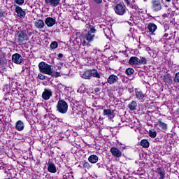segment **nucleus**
Instances as JSON below:
<instances>
[{
    "label": "nucleus",
    "mask_w": 179,
    "mask_h": 179,
    "mask_svg": "<svg viewBox=\"0 0 179 179\" xmlns=\"http://www.w3.org/2000/svg\"><path fill=\"white\" fill-rule=\"evenodd\" d=\"M128 63L133 66H139L141 65H146L148 64V59L146 57L142 56L140 58L136 56H132L129 58Z\"/></svg>",
    "instance_id": "1"
},
{
    "label": "nucleus",
    "mask_w": 179,
    "mask_h": 179,
    "mask_svg": "<svg viewBox=\"0 0 179 179\" xmlns=\"http://www.w3.org/2000/svg\"><path fill=\"white\" fill-rule=\"evenodd\" d=\"M39 72L43 75H51L52 71V65L47 64L45 62H41L38 64Z\"/></svg>",
    "instance_id": "2"
},
{
    "label": "nucleus",
    "mask_w": 179,
    "mask_h": 179,
    "mask_svg": "<svg viewBox=\"0 0 179 179\" xmlns=\"http://www.w3.org/2000/svg\"><path fill=\"white\" fill-rule=\"evenodd\" d=\"M57 111L60 114H66L68 113V103L64 100L59 99L57 105Z\"/></svg>",
    "instance_id": "3"
},
{
    "label": "nucleus",
    "mask_w": 179,
    "mask_h": 179,
    "mask_svg": "<svg viewBox=\"0 0 179 179\" xmlns=\"http://www.w3.org/2000/svg\"><path fill=\"white\" fill-rule=\"evenodd\" d=\"M96 31H97V30L94 27H90V30L84 35L83 38H85L87 43H92L94 40Z\"/></svg>",
    "instance_id": "4"
},
{
    "label": "nucleus",
    "mask_w": 179,
    "mask_h": 179,
    "mask_svg": "<svg viewBox=\"0 0 179 179\" xmlns=\"http://www.w3.org/2000/svg\"><path fill=\"white\" fill-rule=\"evenodd\" d=\"M151 9L152 12H160L163 9V0H152Z\"/></svg>",
    "instance_id": "5"
},
{
    "label": "nucleus",
    "mask_w": 179,
    "mask_h": 179,
    "mask_svg": "<svg viewBox=\"0 0 179 179\" xmlns=\"http://www.w3.org/2000/svg\"><path fill=\"white\" fill-rule=\"evenodd\" d=\"M115 13L119 16H124L127 13V6L124 3H117L114 8Z\"/></svg>",
    "instance_id": "6"
},
{
    "label": "nucleus",
    "mask_w": 179,
    "mask_h": 179,
    "mask_svg": "<svg viewBox=\"0 0 179 179\" xmlns=\"http://www.w3.org/2000/svg\"><path fill=\"white\" fill-rule=\"evenodd\" d=\"M15 37H17V41L20 43V44H22V43H24V41H27L29 40L27 34H26V31L23 30L17 31Z\"/></svg>",
    "instance_id": "7"
},
{
    "label": "nucleus",
    "mask_w": 179,
    "mask_h": 179,
    "mask_svg": "<svg viewBox=\"0 0 179 179\" xmlns=\"http://www.w3.org/2000/svg\"><path fill=\"white\" fill-rule=\"evenodd\" d=\"M15 8V13H17V15L20 19H24L26 17V11L22 8V7L17 6V5H14Z\"/></svg>",
    "instance_id": "8"
},
{
    "label": "nucleus",
    "mask_w": 179,
    "mask_h": 179,
    "mask_svg": "<svg viewBox=\"0 0 179 179\" xmlns=\"http://www.w3.org/2000/svg\"><path fill=\"white\" fill-rule=\"evenodd\" d=\"M12 61L17 65H20L23 62V57L19 53H15L12 55Z\"/></svg>",
    "instance_id": "9"
},
{
    "label": "nucleus",
    "mask_w": 179,
    "mask_h": 179,
    "mask_svg": "<svg viewBox=\"0 0 179 179\" xmlns=\"http://www.w3.org/2000/svg\"><path fill=\"white\" fill-rule=\"evenodd\" d=\"M59 2H61V0H45V5L52 8H57L59 5Z\"/></svg>",
    "instance_id": "10"
},
{
    "label": "nucleus",
    "mask_w": 179,
    "mask_h": 179,
    "mask_svg": "<svg viewBox=\"0 0 179 179\" xmlns=\"http://www.w3.org/2000/svg\"><path fill=\"white\" fill-rule=\"evenodd\" d=\"M110 152L114 157H121L122 156V152L117 148L112 147Z\"/></svg>",
    "instance_id": "11"
},
{
    "label": "nucleus",
    "mask_w": 179,
    "mask_h": 179,
    "mask_svg": "<svg viewBox=\"0 0 179 179\" xmlns=\"http://www.w3.org/2000/svg\"><path fill=\"white\" fill-rule=\"evenodd\" d=\"M117 82H118V76L115 74H110L107 79V83L109 85H114Z\"/></svg>",
    "instance_id": "12"
},
{
    "label": "nucleus",
    "mask_w": 179,
    "mask_h": 179,
    "mask_svg": "<svg viewBox=\"0 0 179 179\" xmlns=\"http://www.w3.org/2000/svg\"><path fill=\"white\" fill-rule=\"evenodd\" d=\"M157 127H159L162 132H166V131H167V124L163 122L162 119L157 120Z\"/></svg>",
    "instance_id": "13"
},
{
    "label": "nucleus",
    "mask_w": 179,
    "mask_h": 179,
    "mask_svg": "<svg viewBox=\"0 0 179 179\" xmlns=\"http://www.w3.org/2000/svg\"><path fill=\"white\" fill-rule=\"evenodd\" d=\"M55 23H57V20H55V19L51 17H48L45 18V24L46 26H48V27H52V26H55Z\"/></svg>",
    "instance_id": "14"
},
{
    "label": "nucleus",
    "mask_w": 179,
    "mask_h": 179,
    "mask_svg": "<svg viewBox=\"0 0 179 179\" xmlns=\"http://www.w3.org/2000/svg\"><path fill=\"white\" fill-rule=\"evenodd\" d=\"M135 94L137 100H139L140 101H143L145 99V94H143V92L141 90L139 91L138 88H136Z\"/></svg>",
    "instance_id": "15"
},
{
    "label": "nucleus",
    "mask_w": 179,
    "mask_h": 179,
    "mask_svg": "<svg viewBox=\"0 0 179 179\" xmlns=\"http://www.w3.org/2000/svg\"><path fill=\"white\" fill-rule=\"evenodd\" d=\"M48 171L49 173H57V166H55V164H54L52 162H49L48 164Z\"/></svg>",
    "instance_id": "16"
},
{
    "label": "nucleus",
    "mask_w": 179,
    "mask_h": 179,
    "mask_svg": "<svg viewBox=\"0 0 179 179\" xmlns=\"http://www.w3.org/2000/svg\"><path fill=\"white\" fill-rule=\"evenodd\" d=\"M34 26L36 29H44V26H45V24L44 23V21L41 19L36 20V21L34 22Z\"/></svg>",
    "instance_id": "17"
},
{
    "label": "nucleus",
    "mask_w": 179,
    "mask_h": 179,
    "mask_svg": "<svg viewBox=\"0 0 179 179\" xmlns=\"http://www.w3.org/2000/svg\"><path fill=\"white\" fill-rule=\"evenodd\" d=\"M51 96H52V92L47 89H45L42 94V99H43V100H50V97H51Z\"/></svg>",
    "instance_id": "18"
},
{
    "label": "nucleus",
    "mask_w": 179,
    "mask_h": 179,
    "mask_svg": "<svg viewBox=\"0 0 179 179\" xmlns=\"http://www.w3.org/2000/svg\"><path fill=\"white\" fill-rule=\"evenodd\" d=\"M147 28L150 33H155L157 30V25L153 22H149L147 25Z\"/></svg>",
    "instance_id": "19"
},
{
    "label": "nucleus",
    "mask_w": 179,
    "mask_h": 179,
    "mask_svg": "<svg viewBox=\"0 0 179 179\" xmlns=\"http://www.w3.org/2000/svg\"><path fill=\"white\" fill-rule=\"evenodd\" d=\"M15 129L17 131H23L24 129V123L22 120H18L15 123Z\"/></svg>",
    "instance_id": "20"
},
{
    "label": "nucleus",
    "mask_w": 179,
    "mask_h": 179,
    "mask_svg": "<svg viewBox=\"0 0 179 179\" xmlns=\"http://www.w3.org/2000/svg\"><path fill=\"white\" fill-rule=\"evenodd\" d=\"M91 78H96L97 79H100L101 78V76L100 75V73L97 71V69H90Z\"/></svg>",
    "instance_id": "21"
},
{
    "label": "nucleus",
    "mask_w": 179,
    "mask_h": 179,
    "mask_svg": "<svg viewBox=\"0 0 179 179\" xmlns=\"http://www.w3.org/2000/svg\"><path fill=\"white\" fill-rule=\"evenodd\" d=\"M157 173L159 176V179H165L166 178V171L162 167H158L157 169Z\"/></svg>",
    "instance_id": "22"
},
{
    "label": "nucleus",
    "mask_w": 179,
    "mask_h": 179,
    "mask_svg": "<svg viewBox=\"0 0 179 179\" xmlns=\"http://www.w3.org/2000/svg\"><path fill=\"white\" fill-rule=\"evenodd\" d=\"M88 162L92 164H96L99 162V157L96 155H92L88 157Z\"/></svg>",
    "instance_id": "23"
},
{
    "label": "nucleus",
    "mask_w": 179,
    "mask_h": 179,
    "mask_svg": "<svg viewBox=\"0 0 179 179\" xmlns=\"http://www.w3.org/2000/svg\"><path fill=\"white\" fill-rule=\"evenodd\" d=\"M164 82L168 83V85H173V79L170 74L164 75Z\"/></svg>",
    "instance_id": "24"
},
{
    "label": "nucleus",
    "mask_w": 179,
    "mask_h": 179,
    "mask_svg": "<svg viewBox=\"0 0 179 179\" xmlns=\"http://www.w3.org/2000/svg\"><path fill=\"white\" fill-rule=\"evenodd\" d=\"M81 78H83V79H86V80L92 79L91 74H90V69H87L82 74Z\"/></svg>",
    "instance_id": "25"
},
{
    "label": "nucleus",
    "mask_w": 179,
    "mask_h": 179,
    "mask_svg": "<svg viewBox=\"0 0 179 179\" xmlns=\"http://www.w3.org/2000/svg\"><path fill=\"white\" fill-rule=\"evenodd\" d=\"M136 107H138V103L135 101H132L128 104V108H129L130 111H135Z\"/></svg>",
    "instance_id": "26"
},
{
    "label": "nucleus",
    "mask_w": 179,
    "mask_h": 179,
    "mask_svg": "<svg viewBox=\"0 0 179 179\" xmlns=\"http://www.w3.org/2000/svg\"><path fill=\"white\" fill-rule=\"evenodd\" d=\"M141 145L145 149H148V148H149V146L150 145V143H149V141L146 139H143L141 141Z\"/></svg>",
    "instance_id": "27"
},
{
    "label": "nucleus",
    "mask_w": 179,
    "mask_h": 179,
    "mask_svg": "<svg viewBox=\"0 0 179 179\" xmlns=\"http://www.w3.org/2000/svg\"><path fill=\"white\" fill-rule=\"evenodd\" d=\"M103 115H114V110L110 109H104L103 112Z\"/></svg>",
    "instance_id": "28"
},
{
    "label": "nucleus",
    "mask_w": 179,
    "mask_h": 179,
    "mask_svg": "<svg viewBox=\"0 0 179 179\" xmlns=\"http://www.w3.org/2000/svg\"><path fill=\"white\" fill-rule=\"evenodd\" d=\"M50 76H52V78H59L61 77V73L58 71H54L52 70L51 74H49Z\"/></svg>",
    "instance_id": "29"
},
{
    "label": "nucleus",
    "mask_w": 179,
    "mask_h": 179,
    "mask_svg": "<svg viewBox=\"0 0 179 179\" xmlns=\"http://www.w3.org/2000/svg\"><path fill=\"white\" fill-rule=\"evenodd\" d=\"M134 72H135V70H134V69L131 67L127 68L125 71L126 75H128V76L134 75Z\"/></svg>",
    "instance_id": "30"
},
{
    "label": "nucleus",
    "mask_w": 179,
    "mask_h": 179,
    "mask_svg": "<svg viewBox=\"0 0 179 179\" xmlns=\"http://www.w3.org/2000/svg\"><path fill=\"white\" fill-rule=\"evenodd\" d=\"M56 48H58V42L53 41L50 45V50H55Z\"/></svg>",
    "instance_id": "31"
},
{
    "label": "nucleus",
    "mask_w": 179,
    "mask_h": 179,
    "mask_svg": "<svg viewBox=\"0 0 179 179\" xmlns=\"http://www.w3.org/2000/svg\"><path fill=\"white\" fill-rule=\"evenodd\" d=\"M149 136L150 138H156V136H157V132H156V130L150 129L149 131Z\"/></svg>",
    "instance_id": "32"
},
{
    "label": "nucleus",
    "mask_w": 179,
    "mask_h": 179,
    "mask_svg": "<svg viewBox=\"0 0 179 179\" xmlns=\"http://www.w3.org/2000/svg\"><path fill=\"white\" fill-rule=\"evenodd\" d=\"M83 166L84 167V169H87V170H90V169H92V165H90V163L87 162V161L83 162Z\"/></svg>",
    "instance_id": "33"
},
{
    "label": "nucleus",
    "mask_w": 179,
    "mask_h": 179,
    "mask_svg": "<svg viewBox=\"0 0 179 179\" xmlns=\"http://www.w3.org/2000/svg\"><path fill=\"white\" fill-rule=\"evenodd\" d=\"M5 69H6V68L5 67L3 63H2V60H1L0 57V73H2V72H5Z\"/></svg>",
    "instance_id": "34"
},
{
    "label": "nucleus",
    "mask_w": 179,
    "mask_h": 179,
    "mask_svg": "<svg viewBox=\"0 0 179 179\" xmlns=\"http://www.w3.org/2000/svg\"><path fill=\"white\" fill-rule=\"evenodd\" d=\"M63 179H73V175L72 173H67L63 176Z\"/></svg>",
    "instance_id": "35"
},
{
    "label": "nucleus",
    "mask_w": 179,
    "mask_h": 179,
    "mask_svg": "<svg viewBox=\"0 0 179 179\" xmlns=\"http://www.w3.org/2000/svg\"><path fill=\"white\" fill-rule=\"evenodd\" d=\"M173 82L175 83H179V71L177 72L176 74H175V77L173 78Z\"/></svg>",
    "instance_id": "36"
},
{
    "label": "nucleus",
    "mask_w": 179,
    "mask_h": 179,
    "mask_svg": "<svg viewBox=\"0 0 179 179\" xmlns=\"http://www.w3.org/2000/svg\"><path fill=\"white\" fill-rule=\"evenodd\" d=\"M0 57L6 58V52L5 51V50H0Z\"/></svg>",
    "instance_id": "37"
},
{
    "label": "nucleus",
    "mask_w": 179,
    "mask_h": 179,
    "mask_svg": "<svg viewBox=\"0 0 179 179\" xmlns=\"http://www.w3.org/2000/svg\"><path fill=\"white\" fill-rule=\"evenodd\" d=\"M8 15L3 10L0 9V19L5 17Z\"/></svg>",
    "instance_id": "38"
},
{
    "label": "nucleus",
    "mask_w": 179,
    "mask_h": 179,
    "mask_svg": "<svg viewBox=\"0 0 179 179\" xmlns=\"http://www.w3.org/2000/svg\"><path fill=\"white\" fill-rule=\"evenodd\" d=\"M38 79H40L41 80H45V76L43 75V73H38Z\"/></svg>",
    "instance_id": "39"
},
{
    "label": "nucleus",
    "mask_w": 179,
    "mask_h": 179,
    "mask_svg": "<svg viewBox=\"0 0 179 179\" xmlns=\"http://www.w3.org/2000/svg\"><path fill=\"white\" fill-rule=\"evenodd\" d=\"M15 3L17 5H23V3H24V0H15Z\"/></svg>",
    "instance_id": "40"
},
{
    "label": "nucleus",
    "mask_w": 179,
    "mask_h": 179,
    "mask_svg": "<svg viewBox=\"0 0 179 179\" xmlns=\"http://www.w3.org/2000/svg\"><path fill=\"white\" fill-rule=\"evenodd\" d=\"M57 59H59V61H62V58H64V55L62 53H59L57 55Z\"/></svg>",
    "instance_id": "41"
},
{
    "label": "nucleus",
    "mask_w": 179,
    "mask_h": 179,
    "mask_svg": "<svg viewBox=\"0 0 179 179\" xmlns=\"http://www.w3.org/2000/svg\"><path fill=\"white\" fill-rule=\"evenodd\" d=\"M93 2H94V3H103V0H92Z\"/></svg>",
    "instance_id": "42"
},
{
    "label": "nucleus",
    "mask_w": 179,
    "mask_h": 179,
    "mask_svg": "<svg viewBox=\"0 0 179 179\" xmlns=\"http://www.w3.org/2000/svg\"><path fill=\"white\" fill-rule=\"evenodd\" d=\"M124 2L127 5V6H129V5H131V2L129 1V0H124Z\"/></svg>",
    "instance_id": "43"
},
{
    "label": "nucleus",
    "mask_w": 179,
    "mask_h": 179,
    "mask_svg": "<svg viewBox=\"0 0 179 179\" xmlns=\"http://www.w3.org/2000/svg\"><path fill=\"white\" fill-rule=\"evenodd\" d=\"M119 52H121L122 54H123V55H127V50H120Z\"/></svg>",
    "instance_id": "44"
},
{
    "label": "nucleus",
    "mask_w": 179,
    "mask_h": 179,
    "mask_svg": "<svg viewBox=\"0 0 179 179\" xmlns=\"http://www.w3.org/2000/svg\"><path fill=\"white\" fill-rule=\"evenodd\" d=\"M131 9H135V10H136L138 9V6H136L135 5H131Z\"/></svg>",
    "instance_id": "45"
},
{
    "label": "nucleus",
    "mask_w": 179,
    "mask_h": 179,
    "mask_svg": "<svg viewBox=\"0 0 179 179\" xmlns=\"http://www.w3.org/2000/svg\"><path fill=\"white\" fill-rule=\"evenodd\" d=\"M94 92L96 93H100V89L99 87H96V88H94Z\"/></svg>",
    "instance_id": "46"
},
{
    "label": "nucleus",
    "mask_w": 179,
    "mask_h": 179,
    "mask_svg": "<svg viewBox=\"0 0 179 179\" xmlns=\"http://www.w3.org/2000/svg\"><path fill=\"white\" fill-rule=\"evenodd\" d=\"M96 166H98L99 169H100V167H103V164L100 165V163L96 164Z\"/></svg>",
    "instance_id": "47"
},
{
    "label": "nucleus",
    "mask_w": 179,
    "mask_h": 179,
    "mask_svg": "<svg viewBox=\"0 0 179 179\" xmlns=\"http://www.w3.org/2000/svg\"><path fill=\"white\" fill-rule=\"evenodd\" d=\"M164 37H169V34H164Z\"/></svg>",
    "instance_id": "48"
},
{
    "label": "nucleus",
    "mask_w": 179,
    "mask_h": 179,
    "mask_svg": "<svg viewBox=\"0 0 179 179\" xmlns=\"http://www.w3.org/2000/svg\"><path fill=\"white\" fill-rule=\"evenodd\" d=\"M165 1H166V2H168V3L171 2V0H165Z\"/></svg>",
    "instance_id": "49"
},
{
    "label": "nucleus",
    "mask_w": 179,
    "mask_h": 179,
    "mask_svg": "<svg viewBox=\"0 0 179 179\" xmlns=\"http://www.w3.org/2000/svg\"><path fill=\"white\" fill-rule=\"evenodd\" d=\"M83 44H86V41H83Z\"/></svg>",
    "instance_id": "50"
},
{
    "label": "nucleus",
    "mask_w": 179,
    "mask_h": 179,
    "mask_svg": "<svg viewBox=\"0 0 179 179\" xmlns=\"http://www.w3.org/2000/svg\"><path fill=\"white\" fill-rule=\"evenodd\" d=\"M88 59H90V61H92V59H92V57H89Z\"/></svg>",
    "instance_id": "51"
},
{
    "label": "nucleus",
    "mask_w": 179,
    "mask_h": 179,
    "mask_svg": "<svg viewBox=\"0 0 179 179\" xmlns=\"http://www.w3.org/2000/svg\"><path fill=\"white\" fill-rule=\"evenodd\" d=\"M4 173H8V171L6 170V171H4Z\"/></svg>",
    "instance_id": "52"
},
{
    "label": "nucleus",
    "mask_w": 179,
    "mask_h": 179,
    "mask_svg": "<svg viewBox=\"0 0 179 179\" xmlns=\"http://www.w3.org/2000/svg\"><path fill=\"white\" fill-rule=\"evenodd\" d=\"M103 85H106V83H103Z\"/></svg>",
    "instance_id": "53"
},
{
    "label": "nucleus",
    "mask_w": 179,
    "mask_h": 179,
    "mask_svg": "<svg viewBox=\"0 0 179 179\" xmlns=\"http://www.w3.org/2000/svg\"><path fill=\"white\" fill-rule=\"evenodd\" d=\"M0 132H1V129H0Z\"/></svg>",
    "instance_id": "54"
}]
</instances>
